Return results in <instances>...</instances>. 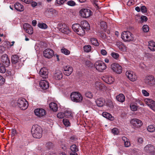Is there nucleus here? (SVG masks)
Instances as JSON below:
<instances>
[{
	"label": "nucleus",
	"mask_w": 155,
	"mask_h": 155,
	"mask_svg": "<svg viewBox=\"0 0 155 155\" xmlns=\"http://www.w3.org/2000/svg\"><path fill=\"white\" fill-rule=\"evenodd\" d=\"M142 28L143 31L145 32H147L149 30V27L147 25H143Z\"/></svg>",
	"instance_id": "864d4df0"
},
{
	"label": "nucleus",
	"mask_w": 155,
	"mask_h": 155,
	"mask_svg": "<svg viewBox=\"0 0 155 155\" xmlns=\"http://www.w3.org/2000/svg\"><path fill=\"white\" fill-rule=\"evenodd\" d=\"M61 52L66 55H68L70 53V51L67 49L63 48L61 50Z\"/></svg>",
	"instance_id": "a19ab883"
},
{
	"label": "nucleus",
	"mask_w": 155,
	"mask_h": 155,
	"mask_svg": "<svg viewBox=\"0 0 155 155\" xmlns=\"http://www.w3.org/2000/svg\"><path fill=\"white\" fill-rule=\"evenodd\" d=\"M144 82L147 85L152 86L155 85V78L153 76H148L145 77Z\"/></svg>",
	"instance_id": "0eeeda50"
},
{
	"label": "nucleus",
	"mask_w": 155,
	"mask_h": 155,
	"mask_svg": "<svg viewBox=\"0 0 155 155\" xmlns=\"http://www.w3.org/2000/svg\"><path fill=\"white\" fill-rule=\"evenodd\" d=\"M142 92L143 95L144 96H149V93L146 90H143L142 91Z\"/></svg>",
	"instance_id": "4d7b16f0"
},
{
	"label": "nucleus",
	"mask_w": 155,
	"mask_h": 155,
	"mask_svg": "<svg viewBox=\"0 0 155 155\" xmlns=\"http://www.w3.org/2000/svg\"><path fill=\"white\" fill-rule=\"evenodd\" d=\"M38 26L39 28L42 29H46L48 27L47 25L44 23H39L38 24Z\"/></svg>",
	"instance_id": "58836bf2"
},
{
	"label": "nucleus",
	"mask_w": 155,
	"mask_h": 155,
	"mask_svg": "<svg viewBox=\"0 0 155 155\" xmlns=\"http://www.w3.org/2000/svg\"><path fill=\"white\" fill-rule=\"evenodd\" d=\"M31 133L33 137L35 138H40L42 137V130L41 127L38 125L33 126Z\"/></svg>",
	"instance_id": "f257e3e1"
},
{
	"label": "nucleus",
	"mask_w": 155,
	"mask_h": 155,
	"mask_svg": "<svg viewBox=\"0 0 155 155\" xmlns=\"http://www.w3.org/2000/svg\"><path fill=\"white\" fill-rule=\"evenodd\" d=\"M117 100L120 102H123L125 100L124 95L122 94H120L116 97Z\"/></svg>",
	"instance_id": "a878e982"
},
{
	"label": "nucleus",
	"mask_w": 155,
	"mask_h": 155,
	"mask_svg": "<svg viewBox=\"0 0 155 155\" xmlns=\"http://www.w3.org/2000/svg\"><path fill=\"white\" fill-rule=\"evenodd\" d=\"M84 51L86 53H88L91 51V47L89 45L84 46L83 48Z\"/></svg>",
	"instance_id": "72a5a7b5"
},
{
	"label": "nucleus",
	"mask_w": 155,
	"mask_h": 155,
	"mask_svg": "<svg viewBox=\"0 0 155 155\" xmlns=\"http://www.w3.org/2000/svg\"><path fill=\"white\" fill-rule=\"evenodd\" d=\"M111 68L117 74H120L121 73L122 71V67L119 64L114 63L111 65Z\"/></svg>",
	"instance_id": "9d476101"
},
{
	"label": "nucleus",
	"mask_w": 155,
	"mask_h": 155,
	"mask_svg": "<svg viewBox=\"0 0 155 155\" xmlns=\"http://www.w3.org/2000/svg\"><path fill=\"white\" fill-rule=\"evenodd\" d=\"M132 35L130 32L128 31H124L122 33L121 38L122 39H124L125 38L127 39L132 38L133 37Z\"/></svg>",
	"instance_id": "412c9836"
},
{
	"label": "nucleus",
	"mask_w": 155,
	"mask_h": 155,
	"mask_svg": "<svg viewBox=\"0 0 155 155\" xmlns=\"http://www.w3.org/2000/svg\"><path fill=\"white\" fill-rule=\"evenodd\" d=\"M101 53L103 55H105L107 54V52L105 50L102 49L101 51Z\"/></svg>",
	"instance_id": "774afa93"
},
{
	"label": "nucleus",
	"mask_w": 155,
	"mask_h": 155,
	"mask_svg": "<svg viewBox=\"0 0 155 155\" xmlns=\"http://www.w3.org/2000/svg\"><path fill=\"white\" fill-rule=\"evenodd\" d=\"M67 4L68 5L70 6H74L75 5L76 3L73 1H70L67 2Z\"/></svg>",
	"instance_id": "5fc2aeb1"
},
{
	"label": "nucleus",
	"mask_w": 155,
	"mask_h": 155,
	"mask_svg": "<svg viewBox=\"0 0 155 155\" xmlns=\"http://www.w3.org/2000/svg\"><path fill=\"white\" fill-rule=\"evenodd\" d=\"M85 96L88 98L91 99L93 97V94L91 92L87 91L85 93Z\"/></svg>",
	"instance_id": "8fccbe9b"
},
{
	"label": "nucleus",
	"mask_w": 155,
	"mask_h": 155,
	"mask_svg": "<svg viewBox=\"0 0 155 155\" xmlns=\"http://www.w3.org/2000/svg\"><path fill=\"white\" fill-rule=\"evenodd\" d=\"M150 107L153 110L155 111V101H154L153 103L150 105Z\"/></svg>",
	"instance_id": "0e129e2a"
},
{
	"label": "nucleus",
	"mask_w": 155,
	"mask_h": 155,
	"mask_svg": "<svg viewBox=\"0 0 155 155\" xmlns=\"http://www.w3.org/2000/svg\"><path fill=\"white\" fill-rule=\"evenodd\" d=\"M140 9L141 11L143 13H145L147 12V9L145 6H143L141 7Z\"/></svg>",
	"instance_id": "052dcab7"
},
{
	"label": "nucleus",
	"mask_w": 155,
	"mask_h": 155,
	"mask_svg": "<svg viewBox=\"0 0 155 155\" xmlns=\"http://www.w3.org/2000/svg\"><path fill=\"white\" fill-rule=\"evenodd\" d=\"M59 30L63 33L69 35L71 33L69 27L65 24L60 23L58 25Z\"/></svg>",
	"instance_id": "423d86ee"
},
{
	"label": "nucleus",
	"mask_w": 155,
	"mask_h": 155,
	"mask_svg": "<svg viewBox=\"0 0 155 155\" xmlns=\"http://www.w3.org/2000/svg\"><path fill=\"white\" fill-rule=\"evenodd\" d=\"M144 150L147 153H152L154 152L155 148L154 146L151 144H148L144 148Z\"/></svg>",
	"instance_id": "6ab92c4d"
},
{
	"label": "nucleus",
	"mask_w": 155,
	"mask_h": 155,
	"mask_svg": "<svg viewBox=\"0 0 155 155\" xmlns=\"http://www.w3.org/2000/svg\"><path fill=\"white\" fill-rule=\"evenodd\" d=\"M51 110L54 111H56L58 110V106L57 104L54 102L50 103L49 105Z\"/></svg>",
	"instance_id": "c85d7f7f"
},
{
	"label": "nucleus",
	"mask_w": 155,
	"mask_h": 155,
	"mask_svg": "<svg viewBox=\"0 0 155 155\" xmlns=\"http://www.w3.org/2000/svg\"><path fill=\"white\" fill-rule=\"evenodd\" d=\"M114 80V79L112 77L109 76H106L104 80L106 83L109 84H110L113 82Z\"/></svg>",
	"instance_id": "393cba45"
},
{
	"label": "nucleus",
	"mask_w": 155,
	"mask_h": 155,
	"mask_svg": "<svg viewBox=\"0 0 155 155\" xmlns=\"http://www.w3.org/2000/svg\"><path fill=\"white\" fill-rule=\"evenodd\" d=\"M91 42L92 44L95 46H98L99 45V42L97 39H91Z\"/></svg>",
	"instance_id": "c03bdc74"
},
{
	"label": "nucleus",
	"mask_w": 155,
	"mask_h": 155,
	"mask_svg": "<svg viewBox=\"0 0 155 155\" xmlns=\"http://www.w3.org/2000/svg\"><path fill=\"white\" fill-rule=\"evenodd\" d=\"M12 62L13 66L17 69L20 68L22 66V63L17 55H14L12 57Z\"/></svg>",
	"instance_id": "20e7f679"
},
{
	"label": "nucleus",
	"mask_w": 155,
	"mask_h": 155,
	"mask_svg": "<svg viewBox=\"0 0 155 155\" xmlns=\"http://www.w3.org/2000/svg\"><path fill=\"white\" fill-rule=\"evenodd\" d=\"M67 0H56L54 5L56 6H59L63 5Z\"/></svg>",
	"instance_id": "f704fd0d"
},
{
	"label": "nucleus",
	"mask_w": 155,
	"mask_h": 155,
	"mask_svg": "<svg viewBox=\"0 0 155 155\" xmlns=\"http://www.w3.org/2000/svg\"><path fill=\"white\" fill-rule=\"evenodd\" d=\"M137 141L139 143L142 144L143 141V138L141 137L138 138L137 140Z\"/></svg>",
	"instance_id": "338daca9"
},
{
	"label": "nucleus",
	"mask_w": 155,
	"mask_h": 155,
	"mask_svg": "<svg viewBox=\"0 0 155 155\" xmlns=\"http://www.w3.org/2000/svg\"><path fill=\"white\" fill-rule=\"evenodd\" d=\"M1 61L6 67H8L10 64V60L8 56L6 54L2 55L1 58Z\"/></svg>",
	"instance_id": "f3484780"
},
{
	"label": "nucleus",
	"mask_w": 155,
	"mask_h": 155,
	"mask_svg": "<svg viewBox=\"0 0 155 155\" xmlns=\"http://www.w3.org/2000/svg\"><path fill=\"white\" fill-rule=\"evenodd\" d=\"M112 132L114 134H117L118 133V129L117 128H114L112 129Z\"/></svg>",
	"instance_id": "13d9d810"
},
{
	"label": "nucleus",
	"mask_w": 155,
	"mask_h": 155,
	"mask_svg": "<svg viewBox=\"0 0 155 155\" xmlns=\"http://www.w3.org/2000/svg\"><path fill=\"white\" fill-rule=\"evenodd\" d=\"M144 101L146 104L149 107H150V105H152V104L153 103L154 101L151 99L149 98L145 99Z\"/></svg>",
	"instance_id": "c9c22d12"
},
{
	"label": "nucleus",
	"mask_w": 155,
	"mask_h": 155,
	"mask_svg": "<svg viewBox=\"0 0 155 155\" xmlns=\"http://www.w3.org/2000/svg\"><path fill=\"white\" fill-rule=\"evenodd\" d=\"M5 81V79L2 76L0 75V85L3 84Z\"/></svg>",
	"instance_id": "680f3d73"
},
{
	"label": "nucleus",
	"mask_w": 155,
	"mask_h": 155,
	"mask_svg": "<svg viewBox=\"0 0 155 155\" xmlns=\"http://www.w3.org/2000/svg\"><path fill=\"white\" fill-rule=\"evenodd\" d=\"M17 105L21 110H25L28 107V103L25 98H20L18 99V101Z\"/></svg>",
	"instance_id": "39448f33"
},
{
	"label": "nucleus",
	"mask_w": 155,
	"mask_h": 155,
	"mask_svg": "<svg viewBox=\"0 0 155 155\" xmlns=\"http://www.w3.org/2000/svg\"><path fill=\"white\" fill-rule=\"evenodd\" d=\"M126 75L127 77L132 81H135L137 79V76L134 72L131 71H127L126 72Z\"/></svg>",
	"instance_id": "4468645a"
},
{
	"label": "nucleus",
	"mask_w": 155,
	"mask_h": 155,
	"mask_svg": "<svg viewBox=\"0 0 155 155\" xmlns=\"http://www.w3.org/2000/svg\"><path fill=\"white\" fill-rule=\"evenodd\" d=\"M111 55L114 59L116 60L118 59L119 56V55L118 54L116 53L113 52L111 53Z\"/></svg>",
	"instance_id": "09e8293b"
},
{
	"label": "nucleus",
	"mask_w": 155,
	"mask_h": 155,
	"mask_svg": "<svg viewBox=\"0 0 155 155\" xmlns=\"http://www.w3.org/2000/svg\"><path fill=\"white\" fill-rule=\"evenodd\" d=\"M81 26V25L79 24H74L72 25V28L74 31L76 32Z\"/></svg>",
	"instance_id": "4c0bfd02"
},
{
	"label": "nucleus",
	"mask_w": 155,
	"mask_h": 155,
	"mask_svg": "<svg viewBox=\"0 0 155 155\" xmlns=\"http://www.w3.org/2000/svg\"><path fill=\"white\" fill-rule=\"evenodd\" d=\"M81 26L84 29L88 30L90 29V27L88 22L86 21H83L81 22Z\"/></svg>",
	"instance_id": "5701e85b"
},
{
	"label": "nucleus",
	"mask_w": 155,
	"mask_h": 155,
	"mask_svg": "<svg viewBox=\"0 0 155 155\" xmlns=\"http://www.w3.org/2000/svg\"><path fill=\"white\" fill-rule=\"evenodd\" d=\"M76 32L78 35L80 36L84 35L85 33L84 29L81 27V26Z\"/></svg>",
	"instance_id": "2f4dec72"
},
{
	"label": "nucleus",
	"mask_w": 155,
	"mask_h": 155,
	"mask_svg": "<svg viewBox=\"0 0 155 155\" xmlns=\"http://www.w3.org/2000/svg\"><path fill=\"white\" fill-rule=\"evenodd\" d=\"M34 113L36 115L40 117L44 116L46 114L45 110L42 108L35 109L34 110Z\"/></svg>",
	"instance_id": "ddd939ff"
},
{
	"label": "nucleus",
	"mask_w": 155,
	"mask_h": 155,
	"mask_svg": "<svg viewBox=\"0 0 155 155\" xmlns=\"http://www.w3.org/2000/svg\"><path fill=\"white\" fill-rule=\"evenodd\" d=\"M40 75L43 79H46L48 78V71L45 68L41 69L39 72Z\"/></svg>",
	"instance_id": "dca6fc26"
},
{
	"label": "nucleus",
	"mask_w": 155,
	"mask_h": 155,
	"mask_svg": "<svg viewBox=\"0 0 155 155\" xmlns=\"http://www.w3.org/2000/svg\"><path fill=\"white\" fill-rule=\"evenodd\" d=\"M23 28L27 33L29 35L33 33V29L31 26L28 23H25L23 25Z\"/></svg>",
	"instance_id": "2eb2a0df"
},
{
	"label": "nucleus",
	"mask_w": 155,
	"mask_h": 155,
	"mask_svg": "<svg viewBox=\"0 0 155 155\" xmlns=\"http://www.w3.org/2000/svg\"><path fill=\"white\" fill-rule=\"evenodd\" d=\"M132 127L135 129L140 127L143 124L140 120L137 119H133L130 122Z\"/></svg>",
	"instance_id": "6e6552de"
},
{
	"label": "nucleus",
	"mask_w": 155,
	"mask_h": 155,
	"mask_svg": "<svg viewBox=\"0 0 155 155\" xmlns=\"http://www.w3.org/2000/svg\"><path fill=\"white\" fill-rule=\"evenodd\" d=\"M85 64L86 66L88 67L92 66V64L89 61H86L85 62Z\"/></svg>",
	"instance_id": "e2e57ef3"
},
{
	"label": "nucleus",
	"mask_w": 155,
	"mask_h": 155,
	"mask_svg": "<svg viewBox=\"0 0 155 155\" xmlns=\"http://www.w3.org/2000/svg\"><path fill=\"white\" fill-rule=\"evenodd\" d=\"M57 14L56 11L52 8H47L44 9V14L45 17L52 18Z\"/></svg>",
	"instance_id": "f03ea898"
},
{
	"label": "nucleus",
	"mask_w": 155,
	"mask_h": 155,
	"mask_svg": "<svg viewBox=\"0 0 155 155\" xmlns=\"http://www.w3.org/2000/svg\"><path fill=\"white\" fill-rule=\"evenodd\" d=\"M130 107L131 110L133 111H136L137 110V107L135 104H131L130 105Z\"/></svg>",
	"instance_id": "3c124183"
},
{
	"label": "nucleus",
	"mask_w": 155,
	"mask_h": 155,
	"mask_svg": "<svg viewBox=\"0 0 155 155\" xmlns=\"http://www.w3.org/2000/svg\"><path fill=\"white\" fill-rule=\"evenodd\" d=\"M54 77L55 79L57 80L61 79L63 77L62 74L61 72L60 71H58L54 74Z\"/></svg>",
	"instance_id": "7c9ffc66"
},
{
	"label": "nucleus",
	"mask_w": 155,
	"mask_h": 155,
	"mask_svg": "<svg viewBox=\"0 0 155 155\" xmlns=\"http://www.w3.org/2000/svg\"><path fill=\"white\" fill-rule=\"evenodd\" d=\"M95 66L97 70L101 72L106 68L105 64L101 61H97L95 64Z\"/></svg>",
	"instance_id": "1a4fd4ad"
},
{
	"label": "nucleus",
	"mask_w": 155,
	"mask_h": 155,
	"mask_svg": "<svg viewBox=\"0 0 155 155\" xmlns=\"http://www.w3.org/2000/svg\"><path fill=\"white\" fill-rule=\"evenodd\" d=\"M123 141H124V146L126 147H128L130 145V143L127 139L125 137H123L122 138Z\"/></svg>",
	"instance_id": "473e14b6"
},
{
	"label": "nucleus",
	"mask_w": 155,
	"mask_h": 155,
	"mask_svg": "<svg viewBox=\"0 0 155 155\" xmlns=\"http://www.w3.org/2000/svg\"><path fill=\"white\" fill-rule=\"evenodd\" d=\"M64 74L67 76L70 75L72 72L73 68L70 66H66L64 67Z\"/></svg>",
	"instance_id": "a211bd4d"
},
{
	"label": "nucleus",
	"mask_w": 155,
	"mask_h": 155,
	"mask_svg": "<svg viewBox=\"0 0 155 155\" xmlns=\"http://www.w3.org/2000/svg\"><path fill=\"white\" fill-rule=\"evenodd\" d=\"M57 116L59 118H63L64 117V113L62 112L59 113L57 114Z\"/></svg>",
	"instance_id": "6e6d98bb"
},
{
	"label": "nucleus",
	"mask_w": 155,
	"mask_h": 155,
	"mask_svg": "<svg viewBox=\"0 0 155 155\" xmlns=\"http://www.w3.org/2000/svg\"><path fill=\"white\" fill-rule=\"evenodd\" d=\"M147 130L150 132H153L155 130V127L151 125L147 127Z\"/></svg>",
	"instance_id": "ea45409f"
},
{
	"label": "nucleus",
	"mask_w": 155,
	"mask_h": 155,
	"mask_svg": "<svg viewBox=\"0 0 155 155\" xmlns=\"http://www.w3.org/2000/svg\"><path fill=\"white\" fill-rule=\"evenodd\" d=\"M70 97L71 100L76 102H80L83 100V97L81 94L77 92H74L71 93Z\"/></svg>",
	"instance_id": "7ed1b4c3"
},
{
	"label": "nucleus",
	"mask_w": 155,
	"mask_h": 155,
	"mask_svg": "<svg viewBox=\"0 0 155 155\" xmlns=\"http://www.w3.org/2000/svg\"><path fill=\"white\" fill-rule=\"evenodd\" d=\"M63 122L64 125L66 127L69 126L70 124L69 120L66 119H63Z\"/></svg>",
	"instance_id": "de8ad7c7"
},
{
	"label": "nucleus",
	"mask_w": 155,
	"mask_h": 155,
	"mask_svg": "<svg viewBox=\"0 0 155 155\" xmlns=\"http://www.w3.org/2000/svg\"><path fill=\"white\" fill-rule=\"evenodd\" d=\"M141 19L143 21H146L147 20V18L146 16L143 15L141 16Z\"/></svg>",
	"instance_id": "69168bd1"
},
{
	"label": "nucleus",
	"mask_w": 155,
	"mask_h": 155,
	"mask_svg": "<svg viewBox=\"0 0 155 155\" xmlns=\"http://www.w3.org/2000/svg\"><path fill=\"white\" fill-rule=\"evenodd\" d=\"M79 12L81 16L84 18H88L91 15V11L87 9H82Z\"/></svg>",
	"instance_id": "9b49d317"
},
{
	"label": "nucleus",
	"mask_w": 155,
	"mask_h": 155,
	"mask_svg": "<svg viewBox=\"0 0 155 155\" xmlns=\"http://www.w3.org/2000/svg\"><path fill=\"white\" fill-rule=\"evenodd\" d=\"M15 9L19 12L23 11L24 10V6L19 2H16L14 5Z\"/></svg>",
	"instance_id": "b1692460"
},
{
	"label": "nucleus",
	"mask_w": 155,
	"mask_h": 155,
	"mask_svg": "<svg viewBox=\"0 0 155 155\" xmlns=\"http://www.w3.org/2000/svg\"><path fill=\"white\" fill-rule=\"evenodd\" d=\"M95 86L96 89L97 90H101L104 87V85L99 82H95Z\"/></svg>",
	"instance_id": "c756f323"
},
{
	"label": "nucleus",
	"mask_w": 155,
	"mask_h": 155,
	"mask_svg": "<svg viewBox=\"0 0 155 155\" xmlns=\"http://www.w3.org/2000/svg\"><path fill=\"white\" fill-rule=\"evenodd\" d=\"M100 26L101 28L104 30L107 28L106 23L104 21H102L100 22Z\"/></svg>",
	"instance_id": "49530a36"
},
{
	"label": "nucleus",
	"mask_w": 155,
	"mask_h": 155,
	"mask_svg": "<svg viewBox=\"0 0 155 155\" xmlns=\"http://www.w3.org/2000/svg\"><path fill=\"white\" fill-rule=\"evenodd\" d=\"M71 150L72 152H77L78 151V148L77 147L76 145L73 144L72 145L71 147Z\"/></svg>",
	"instance_id": "a18cd8bd"
},
{
	"label": "nucleus",
	"mask_w": 155,
	"mask_h": 155,
	"mask_svg": "<svg viewBox=\"0 0 155 155\" xmlns=\"http://www.w3.org/2000/svg\"><path fill=\"white\" fill-rule=\"evenodd\" d=\"M117 45L118 46L119 48L121 50L123 51H126V49L125 46L122 45V43L121 42H118Z\"/></svg>",
	"instance_id": "e433bc0d"
},
{
	"label": "nucleus",
	"mask_w": 155,
	"mask_h": 155,
	"mask_svg": "<svg viewBox=\"0 0 155 155\" xmlns=\"http://www.w3.org/2000/svg\"><path fill=\"white\" fill-rule=\"evenodd\" d=\"M98 35L102 39H105L106 38V35L103 32H98Z\"/></svg>",
	"instance_id": "603ef678"
},
{
	"label": "nucleus",
	"mask_w": 155,
	"mask_h": 155,
	"mask_svg": "<svg viewBox=\"0 0 155 155\" xmlns=\"http://www.w3.org/2000/svg\"><path fill=\"white\" fill-rule=\"evenodd\" d=\"M64 116L66 118H70L72 117V113L70 111L66 110L64 112Z\"/></svg>",
	"instance_id": "79ce46f5"
},
{
	"label": "nucleus",
	"mask_w": 155,
	"mask_h": 155,
	"mask_svg": "<svg viewBox=\"0 0 155 155\" xmlns=\"http://www.w3.org/2000/svg\"><path fill=\"white\" fill-rule=\"evenodd\" d=\"M148 48L151 51H155V42L151 40L148 42Z\"/></svg>",
	"instance_id": "bb28decb"
},
{
	"label": "nucleus",
	"mask_w": 155,
	"mask_h": 155,
	"mask_svg": "<svg viewBox=\"0 0 155 155\" xmlns=\"http://www.w3.org/2000/svg\"><path fill=\"white\" fill-rule=\"evenodd\" d=\"M102 115L104 117L110 120H112L114 119V117L110 114L107 112H103Z\"/></svg>",
	"instance_id": "cd10ccee"
},
{
	"label": "nucleus",
	"mask_w": 155,
	"mask_h": 155,
	"mask_svg": "<svg viewBox=\"0 0 155 155\" xmlns=\"http://www.w3.org/2000/svg\"><path fill=\"white\" fill-rule=\"evenodd\" d=\"M6 71V69L3 64L0 62V72L4 73Z\"/></svg>",
	"instance_id": "37998d69"
},
{
	"label": "nucleus",
	"mask_w": 155,
	"mask_h": 155,
	"mask_svg": "<svg viewBox=\"0 0 155 155\" xmlns=\"http://www.w3.org/2000/svg\"><path fill=\"white\" fill-rule=\"evenodd\" d=\"M95 102L97 106L102 107L105 104V101L104 98L100 97L97 98Z\"/></svg>",
	"instance_id": "4be33fe9"
},
{
	"label": "nucleus",
	"mask_w": 155,
	"mask_h": 155,
	"mask_svg": "<svg viewBox=\"0 0 155 155\" xmlns=\"http://www.w3.org/2000/svg\"><path fill=\"white\" fill-rule=\"evenodd\" d=\"M54 51L50 48L45 49L43 52L44 56L48 58H51L54 55Z\"/></svg>",
	"instance_id": "f8f14e48"
},
{
	"label": "nucleus",
	"mask_w": 155,
	"mask_h": 155,
	"mask_svg": "<svg viewBox=\"0 0 155 155\" xmlns=\"http://www.w3.org/2000/svg\"><path fill=\"white\" fill-rule=\"evenodd\" d=\"M39 85L43 89H47L49 87L48 82L45 80H41L39 83Z\"/></svg>",
	"instance_id": "aec40b11"
},
{
	"label": "nucleus",
	"mask_w": 155,
	"mask_h": 155,
	"mask_svg": "<svg viewBox=\"0 0 155 155\" xmlns=\"http://www.w3.org/2000/svg\"><path fill=\"white\" fill-rule=\"evenodd\" d=\"M46 145L48 148L50 149L53 146V144L52 143L49 142L47 143Z\"/></svg>",
	"instance_id": "bf43d9fd"
}]
</instances>
